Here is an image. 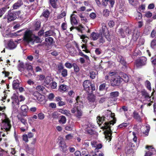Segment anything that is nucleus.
<instances>
[{
	"label": "nucleus",
	"mask_w": 156,
	"mask_h": 156,
	"mask_svg": "<svg viewBox=\"0 0 156 156\" xmlns=\"http://www.w3.org/2000/svg\"><path fill=\"white\" fill-rule=\"evenodd\" d=\"M80 38L82 39V41L84 43L86 44L87 41V39L88 37L86 35L84 34H83L80 36Z\"/></svg>",
	"instance_id": "nucleus-49"
},
{
	"label": "nucleus",
	"mask_w": 156,
	"mask_h": 156,
	"mask_svg": "<svg viewBox=\"0 0 156 156\" xmlns=\"http://www.w3.org/2000/svg\"><path fill=\"white\" fill-rule=\"evenodd\" d=\"M132 116L133 118L137 121L140 122H142V119L141 117L137 111L134 110L133 112Z\"/></svg>",
	"instance_id": "nucleus-21"
},
{
	"label": "nucleus",
	"mask_w": 156,
	"mask_h": 156,
	"mask_svg": "<svg viewBox=\"0 0 156 156\" xmlns=\"http://www.w3.org/2000/svg\"><path fill=\"white\" fill-rule=\"evenodd\" d=\"M119 92L117 91L112 92L110 93V97L115 99L119 95Z\"/></svg>",
	"instance_id": "nucleus-36"
},
{
	"label": "nucleus",
	"mask_w": 156,
	"mask_h": 156,
	"mask_svg": "<svg viewBox=\"0 0 156 156\" xmlns=\"http://www.w3.org/2000/svg\"><path fill=\"white\" fill-rule=\"evenodd\" d=\"M146 129L145 130V132H143V133L145 134L146 136H148V133L150 131V127L147 126H146Z\"/></svg>",
	"instance_id": "nucleus-62"
},
{
	"label": "nucleus",
	"mask_w": 156,
	"mask_h": 156,
	"mask_svg": "<svg viewBox=\"0 0 156 156\" xmlns=\"http://www.w3.org/2000/svg\"><path fill=\"white\" fill-rule=\"evenodd\" d=\"M66 9H62L61 11V13L57 16V19H60L65 17L66 15Z\"/></svg>",
	"instance_id": "nucleus-28"
},
{
	"label": "nucleus",
	"mask_w": 156,
	"mask_h": 156,
	"mask_svg": "<svg viewBox=\"0 0 156 156\" xmlns=\"http://www.w3.org/2000/svg\"><path fill=\"white\" fill-rule=\"evenodd\" d=\"M45 41L50 45L53 44L54 42L53 38L52 37H49L45 38Z\"/></svg>",
	"instance_id": "nucleus-39"
},
{
	"label": "nucleus",
	"mask_w": 156,
	"mask_h": 156,
	"mask_svg": "<svg viewBox=\"0 0 156 156\" xmlns=\"http://www.w3.org/2000/svg\"><path fill=\"white\" fill-rule=\"evenodd\" d=\"M104 126H103V129H105L106 130H107V132L106 133V134H105V138H106L107 140H109L110 141L112 139V131L111 130V126H109V127H110V129L107 128H108L107 127H105V125H104Z\"/></svg>",
	"instance_id": "nucleus-18"
},
{
	"label": "nucleus",
	"mask_w": 156,
	"mask_h": 156,
	"mask_svg": "<svg viewBox=\"0 0 156 156\" xmlns=\"http://www.w3.org/2000/svg\"><path fill=\"white\" fill-rule=\"evenodd\" d=\"M115 114L114 113H111L110 116L113 119L112 120L108 122H105L104 123L105 127H107V128L110 129L109 126H111V125H113L115 123L116 121V119L115 117Z\"/></svg>",
	"instance_id": "nucleus-14"
},
{
	"label": "nucleus",
	"mask_w": 156,
	"mask_h": 156,
	"mask_svg": "<svg viewBox=\"0 0 156 156\" xmlns=\"http://www.w3.org/2000/svg\"><path fill=\"white\" fill-rule=\"evenodd\" d=\"M88 99L91 102H94L95 100V97L93 94H90L88 97Z\"/></svg>",
	"instance_id": "nucleus-43"
},
{
	"label": "nucleus",
	"mask_w": 156,
	"mask_h": 156,
	"mask_svg": "<svg viewBox=\"0 0 156 156\" xmlns=\"http://www.w3.org/2000/svg\"><path fill=\"white\" fill-rule=\"evenodd\" d=\"M100 35L99 33L98 34L95 32H93L91 34L90 37L92 38L93 40H96L99 38Z\"/></svg>",
	"instance_id": "nucleus-31"
},
{
	"label": "nucleus",
	"mask_w": 156,
	"mask_h": 156,
	"mask_svg": "<svg viewBox=\"0 0 156 156\" xmlns=\"http://www.w3.org/2000/svg\"><path fill=\"white\" fill-rule=\"evenodd\" d=\"M99 33L100 35H104L108 41H111V39L109 32L106 26L102 27V29L100 30Z\"/></svg>",
	"instance_id": "nucleus-9"
},
{
	"label": "nucleus",
	"mask_w": 156,
	"mask_h": 156,
	"mask_svg": "<svg viewBox=\"0 0 156 156\" xmlns=\"http://www.w3.org/2000/svg\"><path fill=\"white\" fill-rule=\"evenodd\" d=\"M140 93L142 98L145 100H147L151 97V96L145 89L141 90Z\"/></svg>",
	"instance_id": "nucleus-17"
},
{
	"label": "nucleus",
	"mask_w": 156,
	"mask_h": 156,
	"mask_svg": "<svg viewBox=\"0 0 156 156\" xmlns=\"http://www.w3.org/2000/svg\"><path fill=\"white\" fill-rule=\"evenodd\" d=\"M36 141L35 139H33L30 145L27 144L26 146V152L30 154H33L35 150V144Z\"/></svg>",
	"instance_id": "nucleus-8"
},
{
	"label": "nucleus",
	"mask_w": 156,
	"mask_h": 156,
	"mask_svg": "<svg viewBox=\"0 0 156 156\" xmlns=\"http://www.w3.org/2000/svg\"><path fill=\"white\" fill-rule=\"evenodd\" d=\"M70 22L71 24L73 25H76L78 24L79 20L77 19V16L76 15L73 14L70 16Z\"/></svg>",
	"instance_id": "nucleus-16"
},
{
	"label": "nucleus",
	"mask_w": 156,
	"mask_h": 156,
	"mask_svg": "<svg viewBox=\"0 0 156 156\" xmlns=\"http://www.w3.org/2000/svg\"><path fill=\"white\" fill-rule=\"evenodd\" d=\"M61 75L63 77H65L67 76L68 71L66 69H64L61 71Z\"/></svg>",
	"instance_id": "nucleus-50"
},
{
	"label": "nucleus",
	"mask_w": 156,
	"mask_h": 156,
	"mask_svg": "<svg viewBox=\"0 0 156 156\" xmlns=\"http://www.w3.org/2000/svg\"><path fill=\"white\" fill-rule=\"evenodd\" d=\"M123 79L119 76H115L112 78L110 80V83L112 86L115 87L118 86L122 82Z\"/></svg>",
	"instance_id": "nucleus-7"
},
{
	"label": "nucleus",
	"mask_w": 156,
	"mask_h": 156,
	"mask_svg": "<svg viewBox=\"0 0 156 156\" xmlns=\"http://www.w3.org/2000/svg\"><path fill=\"white\" fill-rule=\"evenodd\" d=\"M109 3L112 7L115 3V1L114 0H102L101 2V7L102 5L104 7L107 6Z\"/></svg>",
	"instance_id": "nucleus-20"
},
{
	"label": "nucleus",
	"mask_w": 156,
	"mask_h": 156,
	"mask_svg": "<svg viewBox=\"0 0 156 156\" xmlns=\"http://www.w3.org/2000/svg\"><path fill=\"white\" fill-rule=\"evenodd\" d=\"M73 67L75 73H77L79 71V67L76 63H73Z\"/></svg>",
	"instance_id": "nucleus-45"
},
{
	"label": "nucleus",
	"mask_w": 156,
	"mask_h": 156,
	"mask_svg": "<svg viewBox=\"0 0 156 156\" xmlns=\"http://www.w3.org/2000/svg\"><path fill=\"white\" fill-rule=\"evenodd\" d=\"M45 89V87L43 86L38 85L36 87V89L38 91H42Z\"/></svg>",
	"instance_id": "nucleus-54"
},
{
	"label": "nucleus",
	"mask_w": 156,
	"mask_h": 156,
	"mask_svg": "<svg viewBox=\"0 0 156 156\" xmlns=\"http://www.w3.org/2000/svg\"><path fill=\"white\" fill-rule=\"evenodd\" d=\"M78 51H79V54L80 55L84 57L87 60L89 59V58L88 57V56H87L86 55H84L82 52V51L80 49L79 50H78Z\"/></svg>",
	"instance_id": "nucleus-53"
},
{
	"label": "nucleus",
	"mask_w": 156,
	"mask_h": 156,
	"mask_svg": "<svg viewBox=\"0 0 156 156\" xmlns=\"http://www.w3.org/2000/svg\"><path fill=\"white\" fill-rule=\"evenodd\" d=\"M75 29L77 30L79 32H80L81 33H83V31L85 30V27L82 24H80L77 27H71L70 28V31H71Z\"/></svg>",
	"instance_id": "nucleus-23"
},
{
	"label": "nucleus",
	"mask_w": 156,
	"mask_h": 156,
	"mask_svg": "<svg viewBox=\"0 0 156 156\" xmlns=\"http://www.w3.org/2000/svg\"><path fill=\"white\" fill-rule=\"evenodd\" d=\"M122 77L123 78H122L123 79V80L126 82H128L129 80V77L126 74H123Z\"/></svg>",
	"instance_id": "nucleus-51"
},
{
	"label": "nucleus",
	"mask_w": 156,
	"mask_h": 156,
	"mask_svg": "<svg viewBox=\"0 0 156 156\" xmlns=\"http://www.w3.org/2000/svg\"><path fill=\"white\" fill-rule=\"evenodd\" d=\"M156 46V40L154 39L153 40L151 43V47L153 48H154Z\"/></svg>",
	"instance_id": "nucleus-63"
},
{
	"label": "nucleus",
	"mask_w": 156,
	"mask_h": 156,
	"mask_svg": "<svg viewBox=\"0 0 156 156\" xmlns=\"http://www.w3.org/2000/svg\"><path fill=\"white\" fill-rule=\"evenodd\" d=\"M140 36V31L137 30L135 29L133 33L132 39L134 41H136Z\"/></svg>",
	"instance_id": "nucleus-22"
},
{
	"label": "nucleus",
	"mask_w": 156,
	"mask_h": 156,
	"mask_svg": "<svg viewBox=\"0 0 156 156\" xmlns=\"http://www.w3.org/2000/svg\"><path fill=\"white\" fill-rule=\"evenodd\" d=\"M59 90L60 92L66 91L67 90V87L66 85L64 84L61 85L59 86Z\"/></svg>",
	"instance_id": "nucleus-42"
},
{
	"label": "nucleus",
	"mask_w": 156,
	"mask_h": 156,
	"mask_svg": "<svg viewBox=\"0 0 156 156\" xmlns=\"http://www.w3.org/2000/svg\"><path fill=\"white\" fill-rule=\"evenodd\" d=\"M65 66L67 68L69 69H71L72 68L73 66V63L72 64L71 63L68 62H66L65 64Z\"/></svg>",
	"instance_id": "nucleus-58"
},
{
	"label": "nucleus",
	"mask_w": 156,
	"mask_h": 156,
	"mask_svg": "<svg viewBox=\"0 0 156 156\" xmlns=\"http://www.w3.org/2000/svg\"><path fill=\"white\" fill-rule=\"evenodd\" d=\"M33 41L31 42L32 44H34L35 42L39 43L41 42V40L38 36H36L34 35L33 38Z\"/></svg>",
	"instance_id": "nucleus-33"
},
{
	"label": "nucleus",
	"mask_w": 156,
	"mask_h": 156,
	"mask_svg": "<svg viewBox=\"0 0 156 156\" xmlns=\"http://www.w3.org/2000/svg\"><path fill=\"white\" fill-rule=\"evenodd\" d=\"M20 11H14L9 10L8 12L6 18L8 22H10L16 20L20 14Z\"/></svg>",
	"instance_id": "nucleus-2"
},
{
	"label": "nucleus",
	"mask_w": 156,
	"mask_h": 156,
	"mask_svg": "<svg viewBox=\"0 0 156 156\" xmlns=\"http://www.w3.org/2000/svg\"><path fill=\"white\" fill-rule=\"evenodd\" d=\"M38 117L39 119L42 120L44 118V115L42 112H40L38 114Z\"/></svg>",
	"instance_id": "nucleus-59"
},
{
	"label": "nucleus",
	"mask_w": 156,
	"mask_h": 156,
	"mask_svg": "<svg viewBox=\"0 0 156 156\" xmlns=\"http://www.w3.org/2000/svg\"><path fill=\"white\" fill-rule=\"evenodd\" d=\"M6 118H8V117L4 113H0V119H1L2 121Z\"/></svg>",
	"instance_id": "nucleus-55"
},
{
	"label": "nucleus",
	"mask_w": 156,
	"mask_h": 156,
	"mask_svg": "<svg viewBox=\"0 0 156 156\" xmlns=\"http://www.w3.org/2000/svg\"><path fill=\"white\" fill-rule=\"evenodd\" d=\"M104 35H100L99 37L98 41L100 44H102L105 41V39L103 37Z\"/></svg>",
	"instance_id": "nucleus-48"
},
{
	"label": "nucleus",
	"mask_w": 156,
	"mask_h": 156,
	"mask_svg": "<svg viewBox=\"0 0 156 156\" xmlns=\"http://www.w3.org/2000/svg\"><path fill=\"white\" fill-rule=\"evenodd\" d=\"M146 129L145 130V132H143V133L145 134L146 136H148V133L150 131V127L147 126H146Z\"/></svg>",
	"instance_id": "nucleus-61"
},
{
	"label": "nucleus",
	"mask_w": 156,
	"mask_h": 156,
	"mask_svg": "<svg viewBox=\"0 0 156 156\" xmlns=\"http://www.w3.org/2000/svg\"><path fill=\"white\" fill-rule=\"evenodd\" d=\"M58 0H49V3L51 5L54 9L58 8L57 2Z\"/></svg>",
	"instance_id": "nucleus-30"
},
{
	"label": "nucleus",
	"mask_w": 156,
	"mask_h": 156,
	"mask_svg": "<svg viewBox=\"0 0 156 156\" xmlns=\"http://www.w3.org/2000/svg\"><path fill=\"white\" fill-rule=\"evenodd\" d=\"M147 60V58L145 57H140L136 60L135 65L137 68H141L146 65Z\"/></svg>",
	"instance_id": "nucleus-5"
},
{
	"label": "nucleus",
	"mask_w": 156,
	"mask_h": 156,
	"mask_svg": "<svg viewBox=\"0 0 156 156\" xmlns=\"http://www.w3.org/2000/svg\"><path fill=\"white\" fill-rule=\"evenodd\" d=\"M119 33L123 38L125 36V34L122 28H120L119 29L118 31Z\"/></svg>",
	"instance_id": "nucleus-52"
},
{
	"label": "nucleus",
	"mask_w": 156,
	"mask_h": 156,
	"mask_svg": "<svg viewBox=\"0 0 156 156\" xmlns=\"http://www.w3.org/2000/svg\"><path fill=\"white\" fill-rule=\"evenodd\" d=\"M145 86L148 90H151V83L149 81L147 80L145 82Z\"/></svg>",
	"instance_id": "nucleus-40"
},
{
	"label": "nucleus",
	"mask_w": 156,
	"mask_h": 156,
	"mask_svg": "<svg viewBox=\"0 0 156 156\" xmlns=\"http://www.w3.org/2000/svg\"><path fill=\"white\" fill-rule=\"evenodd\" d=\"M76 102L74 104V107L78 106V107L83 108L84 106L82 98L80 96H77L76 98Z\"/></svg>",
	"instance_id": "nucleus-15"
},
{
	"label": "nucleus",
	"mask_w": 156,
	"mask_h": 156,
	"mask_svg": "<svg viewBox=\"0 0 156 156\" xmlns=\"http://www.w3.org/2000/svg\"><path fill=\"white\" fill-rule=\"evenodd\" d=\"M10 122V120L8 118L3 120L2 121V129H5L6 132L10 131L12 127Z\"/></svg>",
	"instance_id": "nucleus-6"
},
{
	"label": "nucleus",
	"mask_w": 156,
	"mask_h": 156,
	"mask_svg": "<svg viewBox=\"0 0 156 156\" xmlns=\"http://www.w3.org/2000/svg\"><path fill=\"white\" fill-rule=\"evenodd\" d=\"M82 108L78 107V106L74 107L71 109V112L73 113H75L76 112V117L78 119H80L83 115V112L81 110Z\"/></svg>",
	"instance_id": "nucleus-13"
},
{
	"label": "nucleus",
	"mask_w": 156,
	"mask_h": 156,
	"mask_svg": "<svg viewBox=\"0 0 156 156\" xmlns=\"http://www.w3.org/2000/svg\"><path fill=\"white\" fill-rule=\"evenodd\" d=\"M54 32L52 30H50L44 32V34L43 35V37H45L53 35Z\"/></svg>",
	"instance_id": "nucleus-38"
},
{
	"label": "nucleus",
	"mask_w": 156,
	"mask_h": 156,
	"mask_svg": "<svg viewBox=\"0 0 156 156\" xmlns=\"http://www.w3.org/2000/svg\"><path fill=\"white\" fill-rule=\"evenodd\" d=\"M8 8H7V6H5L4 7L1 8L0 9V17H2V15L6 11Z\"/></svg>",
	"instance_id": "nucleus-37"
},
{
	"label": "nucleus",
	"mask_w": 156,
	"mask_h": 156,
	"mask_svg": "<svg viewBox=\"0 0 156 156\" xmlns=\"http://www.w3.org/2000/svg\"><path fill=\"white\" fill-rule=\"evenodd\" d=\"M58 70L59 73H61V71L64 69V66L62 63H59L57 65Z\"/></svg>",
	"instance_id": "nucleus-47"
},
{
	"label": "nucleus",
	"mask_w": 156,
	"mask_h": 156,
	"mask_svg": "<svg viewBox=\"0 0 156 156\" xmlns=\"http://www.w3.org/2000/svg\"><path fill=\"white\" fill-rule=\"evenodd\" d=\"M109 11L108 9H105L103 11V15L105 16H108L109 15Z\"/></svg>",
	"instance_id": "nucleus-64"
},
{
	"label": "nucleus",
	"mask_w": 156,
	"mask_h": 156,
	"mask_svg": "<svg viewBox=\"0 0 156 156\" xmlns=\"http://www.w3.org/2000/svg\"><path fill=\"white\" fill-rule=\"evenodd\" d=\"M63 30H65L67 28V24L66 22H63L62 23L61 26Z\"/></svg>",
	"instance_id": "nucleus-56"
},
{
	"label": "nucleus",
	"mask_w": 156,
	"mask_h": 156,
	"mask_svg": "<svg viewBox=\"0 0 156 156\" xmlns=\"http://www.w3.org/2000/svg\"><path fill=\"white\" fill-rule=\"evenodd\" d=\"M96 73L95 72L92 71L90 73V76L92 79H94L96 77Z\"/></svg>",
	"instance_id": "nucleus-60"
},
{
	"label": "nucleus",
	"mask_w": 156,
	"mask_h": 156,
	"mask_svg": "<svg viewBox=\"0 0 156 156\" xmlns=\"http://www.w3.org/2000/svg\"><path fill=\"white\" fill-rule=\"evenodd\" d=\"M34 98L35 99L39 101H42V95L40 94L38 91L34 92L33 93Z\"/></svg>",
	"instance_id": "nucleus-24"
},
{
	"label": "nucleus",
	"mask_w": 156,
	"mask_h": 156,
	"mask_svg": "<svg viewBox=\"0 0 156 156\" xmlns=\"http://www.w3.org/2000/svg\"><path fill=\"white\" fill-rule=\"evenodd\" d=\"M83 86L85 90L89 94H91L93 91L95 90V87L94 83H92L89 80H85L83 84Z\"/></svg>",
	"instance_id": "nucleus-1"
},
{
	"label": "nucleus",
	"mask_w": 156,
	"mask_h": 156,
	"mask_svg": "<svg viewBox=\"0 0 156 156\" xmlns=\"http://www.w3.org/2000/svg\"><path fill=\"white\" fill-rule=\"evenodd\" d=\"M24 30L25 29L21 30L16 32L14 34H15V35L17 36H20L22 35H24L25 32Z\"/></svg>",
	"instance_id": "nucleus-44"
},
{
	"label": "nucleus",
	"mask_w": 156,
	"mask_h": 156,
	"mask_svg": "<svg viewBox=\"0 0 156 156\" xmlns=\"http://www.w3.org/2000/svg\"><path fill=\"white\" fill-rule=\"evenodd\" d=\"M106 117L105 116L101 117L100 116H98L97 118V122L99 124H101L105 120Z\"/></svg>",
	"instance_id": "nucleus-34"
},
{
	"label": "nucleus",
	"mask_w": 156,
	"mask_h": 156,
	"mask_svg": "<svg viewBox=\"0 0 156 156\" xmlns=\"http://www.w3.org/2000/svg\"><path fill=\"white\" fill-rule=\"evenodd\" d=\"M18 121L21 122L24 126L20 128L21 132H24L27 130L28 128V125L27 122V120L21 115H18L17 116Z\"/></svg>",
	"instance_id": "nucleus-3"
},
{
	"label": "nucleus",
	"mask_w": 156,
	"mask_h": 156,
	"mask_svg": "<svg viewBox=\"0 0 156 156\" xmlns=\"http://www.w3.org/2000/svg\"><path fill=\"white\" fill-rule=\"evenodd\" d=\"M51 82L50 77L49 76H47L45 78L43 83L44 85H48Z\"/></svg>",
	"instance_id": "nucleus-41"
},
{
	"label": "nucleus",
	"mask_w": 156,
	"mask_h": 156,
	"mask_svg": "<svg viewBox=\"0 0 156 156\" xmlns=\"http://www.w3.org/2000/svg\"><path fill=\"white\" fill-rule=\"evenodd\" d=\"M21 109L22 111V115L26 116L27 115V113L28 110V108L26 105H22L21 107Z\"/></svg>",
	"instance_id": "nucleus-25"
},
{
	"label": "nucleus",
	"mask_w": 156,
	"mask_h": 156,
	"mask_svg": "<svg viewBox=\"0 0 156 156\" xmlns=\"http://www.w3.org/2000/svg\"><path fill=\"white\" fill-rule=\"evenodd\" d=\"M23 2L21 0H18V1L12 5V9H16L19 8L23 5Z\"/></svg>",
	"instance_id": "nucleus-26"
},
{
	"label": "nucleus",
	"mask_w": 156,
	"mask_h": 156,
	"mask_svg": "<svg viewBox=\"0 0 156 156\" xmlns=\"http://www.w3.org/2000/svg\"><path fill=\"white\" fill-rule=\"evenodd\" d=\"M106 84L105 83H103L99 86V90L100 91H103L105 89Z\"/></svg>",
	"instance_id": "nucleus-57"
},
{
	"label": "nucleus",
	"mask_w": 156,
	"mask_h": 156,
	"mask_svg": "<svg viewBox=\"0 0 156 156\" xmlns=\"http://www.w3.org/2000/svg\"><path fill=\"white\" fill-rule=\"evenodd\" d=\"M135 146L132 143H129V145H127L125 147V151L126 156H133V154L134 153V150L132 148L133 147H134Z\"/></svg>",
	"instance_id": "nucleus-12"
},
{
	"label": "nucleus",
	"mask_w": 156,
	"mask_h": 156,
	"mask_svg": "<svg viewBox=\"0 0 156 156\" xmlns=\"http://www.w3.org/2000/svg\"><path fill=\"white\" fill-rule=\"evenodd\" d=\"M66 117L65 116L62 115L60 116V119L59 122L60 123H62L63 124L66 122Z\"/></svg>",
	"instance_id": "nucleus-46"
},
{
	"label": "nucleus",
	"mask_w": 156,
	"mask_h": 156,
	"mask_svg": "<svg viewBox=\"0 0 156 156\" xmlns=\"http://www.w3.org/2000/svg\"><path fill=\"white\" fill-rule=\"evenodd\" d=\"M17 46V44L12 39H10L8 41L7 43V48L9 49L12 50L14 49Z\"/></svg>",
	"instance_id": "nucleus-19"
},
{
	"label": "nucleus",
	"mask_w": 156,
	"mask_h": 156,
	"mask_svg": "<svg viewBox=\"0 0 156 156\" xmlns=\"http://www.w3.org/2000/svg\"><path fill=\"white\" fill-rule=\"evenodd\" d=\"M20 85L19 81L17 80H14L12 82V88L14 90L18 89Z\"/></svg>",
	"instance_id": "nucleus-29"
},
{
	"label": "nucleus",
	"mask_w": 156,
	"mask_h": 156,
	"mask_svg": "<svg viewBox=\"0 0 156 156\" xmlns=\"http://www.w3.org/2000/svg\"><path fill=\"white\" fill-rule=\"evenodd\" d=\"M26 70L24 71V76L27 77H30L32 76L34 73L33 71V67L31 65L26 64Z\"/></svg>",
	"instance_id": "nucleus-11"
},
{
	"label": "nucleus",
	"mask_w": 156,
	"mask_h": 156,
	"mask_svg": "<svg viewBox=\"0 0 156 156\" xmlns=\"http://www.w3.org/2000/svg\"><path fill=\"white\" fill-rule=\"evenodd\" d=\"M58 139L59 141L58 145L59 147L61 148L60 150L63 153H67V146L63 139L61 137H59Z\"/></svg>",
	"instance_id": "nucleus-10"
},
{
	"label": "nucleus",
	"mask_w": 156,
	"mask_h": 156,
	"mask_svg": "<svg viewBox=\"0 0 156 156\" xmlns=\"http://www.w3.org/2000/svg\"><path fill=\"white\" fill-rule=\"evenodd\" d=\"M34 35L30 30H27L24 32L23 37V40L25 42L29 43L33 41Z\"/></svg>",
	"instance_id": "nucleus-4"
},
{
	"label": "nucleus",
	"mask_w": 156,
	"mask_h": 156,
	"mask_svg": "<svg viewBox=\"0 0 156 156\" xmlns=\"http://www.w3.org/2000/svg\"><path fill=\"white\" fill-rule=\"evenodd\" d=\"M119 59H118V62L121 63L123 66H126V62L124 58L121 55H119L118 56Z\"/></svg>",
	"instance_id": "nucleus-27"
},
{
	"label": "nucleus",
	"mask_w": 156,
	"mask_h": 156,
	"mask_svg": "<svg viewBox=\"0 0 156 156\" xmlns=\"http://www.w3.org/2000/svg\"><path fill=\"white\" fill-rule=\"evenodd\" d=\"M41 22L40 21H36L34 25V30L37 31L39 30L41 27Z\"/></svg>",
	"instance_id": "nucleus-32"
},
{
	"label": "nucleus",
	"mask_w": 156,
	"mask_h": 156,
	"mask_svg": "<svg viewBox=\"0 0 156 156\" xmlns=\"http://www.w3.org/2000/svg\"><path fill=\"white\" fill-rule=\"evenodd\" d=\"M50 14V13L49 10L47 9H45L43 11L42 13L41 16H44L46 18H48Z\"/></svg>",
	"instance_id": "nucleus-35"
}]
</instances>
